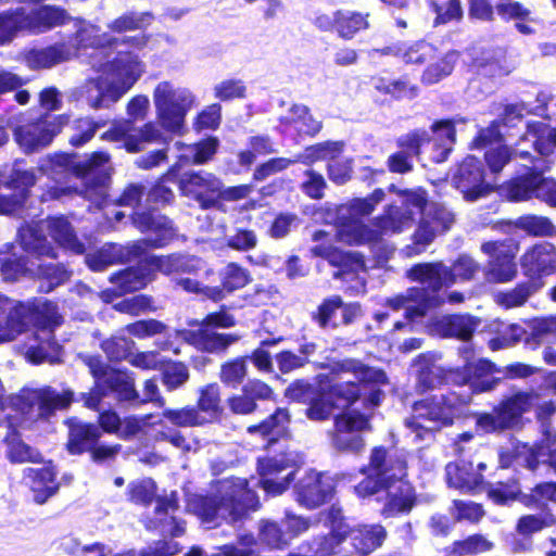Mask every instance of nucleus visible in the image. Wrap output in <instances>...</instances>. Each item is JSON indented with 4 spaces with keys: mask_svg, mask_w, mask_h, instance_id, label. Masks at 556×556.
<instances>
[{
    "mask_svg": "<svg viewBox=\"0 0 556 556\" xmlns=\"http://www.w3.org/2000/svg\"><path fill=\"white\" fill-rule=\"evenodd\" d=\"M498 369L492 361L480 358L477 363H467L459 367L439 368L426 363L416 372L415 390L418 394L432 392L441 387L473 388V392H489L501 382V378L491 377Z\"/></svg>",
    "mask_w": 556,
    "mask_h": 556,
    "instance_id": "obj_1",
    "label": "nucleus"
},
{
    "mask_svg": "<svg viewBox=\"0 0 556 556\" xmlns=\"http://www.w3.org/2000/svg\"><path fill=\"white\" fill-rule=\"evenodd\" d=\"M454 388H448L446 392L441 394L426 395L413 403L410 425L414 429H422L420 421L432 424L435 431L452 427L456 419L465 415L473 395L481 393L473 392V388H469L467 391L455 390Z\"/></svg>",
    "mask_w": 556,
    "mask_h": 556,
    "instance_id": "obj_2",
    "label": "nucleus"
},
{
    "mask_svg": "<svg viewBox=\"0 0 556 556\" xmlns=\"http://www.w3.org/2000/svg\"><path fill=\"white\" fill-rule=\"evenodd\" d=\"M412 225V214L388 206L382 215L374 219L371 227L361 219L337 215V237L348 245H374L382 241L384 233H399Z\"/></svg>",
    "mask_w": 556,
    "mask_h": 556,
    "instance_id": "obj_3",
    "label": "nucleus"
},
{
    "mask_svg": "<svg viewBox=\"0 0 556 556\" xmlns=\"http://www.w3.org/2000/svg\"><path fill=\"white\" fill-rule=\"evenodd\" d=\"M364 478L354 486L361 498L378 494L381 488L399 477L408 476L407 457L402 452H391L384 445L370 450L368 463L359 468Z\"/></svg>",
    "mask_w": 556,
    "mask_h": 556,
    "instance_id": "obj_4",
    "label": "nucleus"
},
{
    "mask_svg": "<svg viewBox=\"0 0 556 556\" xmlns=\"http://www.w3.org/2000/svg\"><path fill=\"white\" fill-rule=\"evenodd\" d=\"M237 325V319L226 305H220L215 312L206 314L197 329L182 332L186 343L195 350L214 355H226L229 348L240 340L233 332H217L216 329H228Z\"/></svg>",
    "mask_w": 556,
    "mask_h": 556,
    "instance_id": "obj_5",
    "label": "nucleus"
},
{
    "mask_svg": "<svg viewBox=\"0 0 556 556\" xmlns=\"http://www.w3.org/2000/svg\"><path fill=\"white\" fill-rule=\"evenodd\" d=\"M541 394L530 389L517 390L504 395L490 413L479 414L476 426L485 433L503 432L519 427L522 416L532 410Z\"/></svg>",
    "mask_w": 556,
    "mask_h": 556,
    "instance_id": "obj_6",
    "label": "nucleus"
},
{
    "mask_svg": "<svg viewBox=\"0 0 556 556\" xmlns=\"http://www.w3.org/2000/svg\"><path fill=\"white\" fill-rule=\"evenodd\" d=\"M64 425L67 428L65 450L72 456L88 454L92 463L101 465L115 460L121 452L119 444L100 442V428L96 422L74 416L65 419Z\"/></svg>",
    "mask_w": 556,
    "mask_h": 556,
    "instance_id": "obj_7",
    "label": "nucleus"
},
{
    "mask_svg": "<svg viewBox=\"0 0 556 556\" xmlns=\"http://www.w3.org/2000/svg\"><path fill=\"white\" fill-rule=\"evenodd\" d=\"M480 266L472 257L466 254L459 255L451 267L442 262L418 263L406 273L410 281L427 285L435 294H440L443 288L451 287L457 280L469 281L475 278Z\"/></svg>",
    "mask_w": 556,
    "mask_h": 556,
    "instance_id": "obj_8",
    "label": "nucleus"
},
{
    "mask_svg": "<svg viewBox=\"0 0 556 556\" xmlns=\"http://www.w3.org/2000/svg\"><path fill=\"white\" fill-rule=\"evenodd\" d=\"M156 118L161 127L172 134H181L193 96L187 89H175L170 81H161L153 91Z\"/></svg>",
    "mask_w": 556,
    "mask_h": 556,
    "instance_id": "obj_9",
    "label": "nucleus"
},
{
    "mask_svg": "<svg viewBox=\"0 0 556 556\" xmlns=\"http://www.w3.org/2000/svg\"><path fill=\"white\" fill-rule=\"evenodd\" d=\"M79 359L88 368L105 396L112 393L119 401H139L135 380L127 369L110 366L100 355L79 354Z\"/></svg>",
    "mask_w": 556,
    "mask_h": 556,
    "instance_id": "obj_10",
    "label": "nucleus"
},
{
    "mask_svg": "<svg viewBox=\"0 0 556 556\" xmlns=\"http://www.w3.org/2000/svg\"><path fill=\"white\" fill-rule=\"evenodd\" d=\"M217 493L220 495L223 516L230 522L247 519L252 513L261 508V502L257 493L250 488L245 478L228 477L217 482Z\"/></svg>",
    "mask_w": 556,
    "mask_h": 556,
    "instance_id": "obj_11",
    "label": "nucleus"
},
{
    "mask_svg": "<svg viewBox=\"0 0 556 556\" xmlns=\"http://www.w3.org/2000/svg\"><path fill=\"white\" fill-rule=\"evenodd\" d=\"M66 123L65 115L50 116L46 113L15 126L13 138L25 154H31L48 147Z\"/></svg>",
    "mask_w": 556,
    "mask_h": 556,
    "instance_id": "obj_12",
    "label": "nucleus"
},
{
    "mask_svg": "<svg viewBox=\"0 0 556 556\" xmlns=\"http://www.w3.org/2000/svg\"><path fill=\"white\" fill-rule=\"evenodd\" d=\"M371 414L357 409H345L333 418L332 445L342 453H359L365 447L362 432L372 430Z\"/></svg>",
    "mask_w": 556,
    "mask_h": 556,
    "instance_id": "obj_13",
    "label": "nucleus"
},
{
    "mask_svg": "<svg viewBox=\"0 0 556 556\" xmlns=\"http://www.w3.org/2000/svg\"><path fill=\"white\" fill-rule=\"evenodd\" d=\"M370 20L369 11L337 9L331 14L317 12L312 24L321 33H331L343 41H351L371 28Z\"/></svg>",
    "mask_w": 556,
    "mask_h": 556,
    "instance_id": "obj_14",
    "label": "nucleus"
},
{
    "mask_svg": "<svg viewBox=\"0 0 556 556\" xmlns=\"http://www.w3.org/2000/svg\"><path fill=\"white\" fill-rule=\"evenodd\" d=\"M417 228L412 235V244L406 245L407 256L419 255L426 251L437 235L448 231L454 223V214L444 205L432 202L421 211Z\"/></svg>",
    "mask_w": 556,
    "mask_h": 556,
    "instance_id": "obj_15",
    "label": "nucleus"
},
{
    "mask_svg": "<svg viewBox=\"0 0 556 556\" xmlns=\"http://www.w3.org/2000/svg\"><path fill=\"white\" fill-rule=\"evenodd\" d=\"M503 339L507 345L523 343L530 350L556 341V314L534 316L510 324L506 327Z\"/></svg>",
    "mask_w": 556,
    "mask_h": 556,
    "instance_id": "obj_16",
    "label": "nucleus"
},
{
    "mask_svg": "<svg viewBox=\"0 0 556 556\" xmlns=\"http://www.w3.org/2000/svg\"><path fill=\"white\" fill-rule=\"evenodd\" d=\"M485 177L483 162L475 155H467L455 165L451 181L466 201L473 202L494 191L493 185Z\"/></svg>",
    "mask_w": 556,
    "mask_h": 556,
    "instance_id": "obj_17",
    "label": "nucleus"
},
{
    "mask_svg": "<svg viewBox=\"0 0 556 556\" xmlns=\"http://www.w3.org/2000/svg\"><path fill=\"white\" fill-rule=\"evenodd\" d=\"M258 486L270 496L283 494L295 479L294 462L286 454L256 458Z\"/></svg>",
    "mask_w": 556,
    "mask_h": 556,
    "instance_id": "obj_18",
    "label": "nucleus"
},
{
    "mask_svg": "<svg viewBox=\"0 0 556 556\" xmlns=\"http://www.w3.org/2000/svg\"><path fill=\"white\" fill-rule=\"evenodd\" d=\"M465 117L456 116L448 118H439L430 125V132L426 129L417 128L410 132L422 134L424 141L421 142V150L429 152V159L435 164L445 162L456 143V125L465 124Z\"/></svg>",
    "mask_w": 556,
    "mask_h": 556,
    "instance_id": "obj_19",
    "label": "nucleus"
},
{
    "mask_svg": "<svg viewBox=\"0 0 556 556\" xmlns=\"http://www.w3.org/2000/svg\"><path fill=\"white\" fill-rule=\"evenodd\" d=\"M381 491L384 496L379 514L383 519L408 516L420 504V495L409 475L391 480Z\"/></svg>",
    "mask_w": 556,
    "mask_h": 556,
    "instance_id": "obj_20",
    "label": "nucleus"
},
{
    "mask_svg": "<svg viewBox=\"0 0 556 556\" xmlns=\"http://www.w3.org/2000/svg\"><path fill=\"white\" fill-rule=\"evenodd\" d=\"M337 492L334 479L328 473L309 469L294 484L298 504L307 509H316L332 501Z\"/></svg>",
    "mask_w": 556,
    "mask_h": 556,
    "instance_id": "obj_21",
    "label": "nucleus"
},
{
    "mask_svg": "<svg viewBox=\"0 0 556 556\" xmlns=\"http://www.w3.org/2000/svg\"><path fill=\"white\" fill-rule=\"evenodd\" d=\"M361 315L358 302H344L340 294L324 298L314 311L309 313L311 320L323 330L350 326Z\"/></svg>",
    "mask_w": 556,
    "mask_h": 556,
    "instance_id": "obj_22",
    "label": "nucleus"
},
{
    "mask_svg": "<svg viewBox=\"0 0 556 556\" xmlns=\"http://www.w3.org/2000/svg\"><path fill=\"white\" fill-rule=\"evenodd\" d=\"M462 448L458 450L459 458L445 466V480L450 488L471 495L481 494L485 490L483 471L486 464L479 462L476 465L462 457Z\"/></svg>",
    "mask_w": 556,
    "mask_h": 556,
    "instance_id": "obj_23",
    "label": "nucleus"
},
{
    "mask_svg": "<svg viewBox=\"0 0 556 556\" xmlns=\"http://www.w3.org/2000/svg\"><path fill=\"white\" fill-rule=\"evenodd\" d=\"M523 276L544 287V278L556 273V245L548 241L534 243L527 248L520 257Z\"/></svg>",
    "mask_w": 556,
    "mask_h": 556,
    "instance_id": "obj_24",
    "label": "nucleus"
},
{
    "mask_svg": "<svg viewBox=\"0 0 556 556\" xmlns=\"http://www.w3.org/2000/svg\"><path fill=\"white\" fill-rule=\"evenodd\" d=\"M14 163L10 174L5 176V188L13 191L7 197H0V207L2 212L9 213V217L20 216L26 208V204L31 195V188L37 182V176L33 169H21Z\"/></svg>",
    "mask_w": 556,
    "mask_h": 556,
    "instance_id": "obj_25",
    "label": "nucleus"
},
{
    "mask_svg": "<svg viewBox=\"0 0 556 556\" xmlns=\"http://www.w3.org/2000/svg\"><path fill=\"white\" fill-rule=\"evenodd\" d=\"M42 464V467H28L23 470V479L30 492L31 502L39 506L56 496L61 489L56 465L52 459L43 460Z\"/></svg>",
    "mask_w": 556,
    "mask_h": 556,
    "instance_id": "obj_26",
    "label": "nucleus"
},
{
    "mask_svg": "<svg viewBox=\"0 0 556 556\" xmlns=\"http://www.w3.org/2000/svg\"><path fill=\"white\" fill-rule=\"evenodd\" d=\"M138 269L142 270L148 283L156 278L159 273L170 276L173 274H194L199 269V258L181 253L167 255H147L139 261Z\"/></svg>",
    "mask_w": 556,
    "mask_h": 556,
    "instance_id": "obj_27",
    "label": "nucleus"
},
{
    "mask_svg": "<svg viewBox=\"0 0 556 556\" xmlns=\"http://www.w3.org/2000/svg\"><path fill=\"white\" fill-rule=\"evenodd\" d=\"M16 313L20 315L21 331L31 326L35 333H54L64 323L58 305L50 300L21 305Z\"/></svg>",
    "mask_w": 556,
    "mask_h": 556,
    "instance_id": "obj_28",
    "label": "nucleus"
},
{
    "mask_svg": "<svg viewBox=\"0 0 556 556\" xmlns=\"http://www.w3.org/2000/svg\"><path fill=\"white\" fill-rule=\"evenodd\" d=\"M218 185L220 179L212 173L204 172L186 173L178 180L181 195L197 201L203 210L217 206Z\"/></svg>",
    "mask_w": 556,
    "mask_h": 556,
    "instance_id": "obj_29",
    "label": "nucleus"
},
{
    "mask_svg": "<svg viewBox=\"0 0 556 556\" xmlns=\"http://www.w3.org/2000/svg\"><path fill=\"white\" fill-rule=\"evenodd\" d=\"M131 225L141 233H153V240L169 245L177 238V227L173 219L156 207L135 208L129 215Z\"/></svg>",
    "mask_w": 556,
    "mask_h": 556,
    "instance_id": "obj_30",
    "label": "nucleus"
},
{
    "mask_svg": "<svg viewBox=\"0 0 556 556\" xmlns=\"http://www.w3.org/2000/svg\"><path fill=\"white\" fill-rule=\"evenodd\" d=\"M110 159L108 152L93 151L86 160L72 166V175L83 182L81 193L97 192L109 185L111 174L105 166Z\"/></svg>",
    "mask_w": 556,
    "mask_h": 556,
    "instance_id": "obj_31",
    "label": "nucleus"
},
{
    "mask_svg": "<svg viewBox=\"0 0 556 556\" xmlns=\"http://www.w3.org/2000/svg\"><path fill=\"white\" fill-rule=\"evenodd\" d=\"M407 302H413L405 311V317L415 320L425 317L430 309L437 308L444 303V299L440 294L433 293L430 287H410L406 290V294H397L387 300V305L394 311L403 308Z\"/></svg>",
    "mask_w": 556,
    "mask_h": 556,
    "instance_id": "obj_32",
    "label": "nucleus"
},
{
    "mask_svg": "<svg viewBox=\"0 0 556 556\" xmlns=\"http://www.w3.org/2000/svg\"><path fill=\"white\" fill-rule=\"evenodd\" d=\"M519 155L528 159L529 164L523 165L522 173L516 174L502 185V194L510 202H523L535 199L539 161L542 157H535L527 151L520 152Z\"/></svg>",
    "mask_w": 556,
    "mask_h": 556,
    "instance_id": "obj_33",
    "label": "nucleus"
},
{
    "mask_svg": "<svg viewBox=\"0 0 556 556\" xmlns=\"http://www.w3.org/2000/svg\"><path fill=\"white\" fill-rule=\"evenodd\" d=\"M313 254L337 268L334 279H344L366 269L365 257L361 252L344 251L333 245H317L313 249Z\"/></svg>",
    "mask_w": 556,
    "mask_h": 556,
    "instance_id": "obj_34",
    "label": "nucleus"
},
{
    "mask_svg": "<svg viewBox=\"0 0 556 556\" xmlns=\"http://www.w3.org/2000/svg\"><path fill=\"white\" fill-rule=\"evenodd\" d=\"M387 530L380 523L352 527L346 538L349 547H342L345 556H368L387 539Z\"/></svg>",
    "mask_w": 556,
    "mask_h": 556,
    "instance_id": "obj_35",
    "label": "nucleus"
},
{
    "mask_svg": "<svg viewBox=\"0 0 556 556\" xmlns=\"http://www.w3.org/2000/svg\"><path fill=\"white\" fill-rule=\"evenodd\" d=\"M274 389L263 380L254 379L244 384L240 394L227 399L229 410L233 415H251L258 408L257 401L275 400Z\"/></svg>",
    "mask_w": 556,
    "mask_h": 556,
    "instance_id": "obj_36",
    "label": "nucleus"
},
{
    "mask_svg": "<svg viewBox=\"0 0 556 556\" xmlns=\"http://www.w3.org/2000/svg\"><path fill=\"white\" fill-rule=\"evenodd\" d=\"M218 285H211L206 289L207 299L219 302L232 294L233 292L243 289L252 281L251 273L248 268L243 267L237 262H229L223 268L217 270Z\"/></svg>",
    "mask_w": 556,
    "mask_h": 556,
    "instance_id": "obj_37",
    "label": "nucleus"
},
{
    "mask_svg": "<svg viewBox=\"0 0 556 556\" xmlns=\"http://www.w3.org/2000/svg\"><path fill=\"white\" fill-rule=\"evenodd\" d=\"M139 64L137 56L130 54H127L126 59L118 54L111 62L112 68L119 79L118 83H110L103 88L110 106L116 103L136 84L140 77Z\"/></svg>",
    "mask_w": 556,
    "mask_h": 556,
    "instance_id": "obj_38",
    "label": "nucleus"
},
{
    "mask_svg": "<svg viewBox=\"0 0 556 556\" xmlns=\"http://www.w3.org/2000/svg\"><path fill=\"white\" fill-rule=\"evenodd\" d=\"M422 134L407 132L396 140L399 151L393 152L387 160V167L393 174H407L414 168L413 157L419 159L422 150Z\"/></svg>",
    "mask_w": 556,
    "mask_h": 556,
    "instance_id": "obj_39",
    "label": "nucleus"
},
{
    "mask_svg": "<svg viewBox=\"0 0 556 556\" xmlns=\"http://www.w3.org/2000/svg\"><path fill=\"white\" fill-rule=\"evenodd\" d=\"M16 240L23 251L37 258H58V252L43 233L39 223H24L16 232Z\"/></svg>",
    "mask_w": 556,
    "mask_h": 556,
    "instance_id": "obj_40",
    "label": "nucleus"
},
{
    "mask_svg": "<svg viewBox=\"0 0 556 556\" xmlns=\"http://www.w3.org/2000/svg\"><path fill=\"white\" fill-rule=\"evenodd\" d=\"M0 274L5 282L30 278L33 267L28 254L17 252L13 242L3 244L0 249Z\"/></svg>",
    "mask_w": 556,
    "mask_h": 556,
    "instance_id": "obj_41",
    "label": "nucleus"
},
{
    "mask_svg": "<svg viewBox=\"0 0 556 556\" xmlns=\"http://www.w3.org/2000/svg\"><path fill=\"white\" fill-rule=\"evenodd\" d=\"M43 223L46 224L48 235L59 247L78 255L85 253L86 247L78 239L74 227L66 216H47Z\"/></svg>",
    "mask_w": 556,
    "mask_h": 556,
    "instance_id": "obj_42",
    "label": "nucleus"
},
{
    "mask_svg": "<svg viewBox=\"0 0 556 556\" xmlns=\"http://www.w3.org/2000/svg\"><path fill=\"white\" fill-rule=\"evenodd\" d=\"M504 244L498 241L482 243L481 250L493 257L490 264L488 278L492 282L505 283L514 280L517 276V266L514 257L509 254H500Z\"/></svg>",
    "mask_w": 556,
    "mask_h": 556,
    "instance_id": "obj_43",
    "label": "nucleus"
},
{
    "mask_svg": "<svg viewBox=\"0 0 556 556\" xmlns=\"http://www.w3.org/2000/svg\"><path fill=\"white\" fill-rule=\"evenodd\" d=\"M35 339L37 344L29 346L25 353L28 363L55 365L63 362V346L58 342L55 333H35Z\"/></svg>",
    "mask_w": 556,
    "mask_h": 556,
    "instance_id": "obj_44",
    "label": "nucleus"
},
{
    "mask_svg": "<svg viewBox=\"0 0 556 556\" xmlns=\"http://www.w3.org/2000/svg\"><path fill=\"white\" fill-rule=\"evenodd\" d=\"M7 445L5 457L11 464H42V453L23 441L21 432L12 425L3 439Z\"/></svg>",
    "mask_w": 556,
    "mask_h": 556,
    "instance_id": "obj_45",
    "label": "nucleus"
},
{
    "mask_svg": "<svg viewBox=\"0 0 556 556\" xmlns=\"http://www.w3.org/2000/svg\"><path fill=\"white\" fill-rule=\"evenodd\" d=\"M73 54L72 46L67 42H56L40 49H31L25 55L29 68L38 71L50 68L66 62Z\"/></svg>",
    "mask_w": 556,
    "mask_h": 556,
    "instance_id": "obj_46",
    "label": "nucleus"
},
{
    "mask_svg": "<svg viewBox=\"0 0 556 556\" xmlns=\"http://www.w3.org/2000/svg\"><path fill=\"white\" fill-rule=\"evenodd\" d=\"M478 324L479 319L470 314H448L437 323V329L442 338L469 341Z\"/></svg>",
    "mask_w": 556,
    "mask_h": 556,
    "instance_id": "obj_47",
    "label": "nucleus"
},
{
    "mask_svg": "<svg viewBox=\"0 0 556 556\" xmlns=\"http://www.w3.org/2000/svg\"><path fill=\"white\" fill-rule=\"evenodd\" d=\"M193 407L198 409V415L205 420V425L219 421L224 414V407L218 383L211 382L201 387L198 391L197 403Z\"/></svg>",
    "mask_w": 556,
    "mask_h": 556,
    "instance_id": "obj_48",
    "label": "nucleus"
},
{
    "mask_svg": "<svg viewBox=\"0 0 556 556\" xmlns=\"http://www.w3.org/2000/svg\"><path fill=\"white\" fill-rule=\"evenodd\" d=\"M556 527V515L549 507H544L540 513L526 514L518 518L515 530L522 539L529 541L528 546H522L526 551L531 547V539L534 534L543 530Z\"/></svg>",
    "mask_w": 556,
    "mask_h": 556,
    "instance_id": "obj_49",
    "label": "nucleus"
},
{
    "mask_svg": "<svg viewBox=\"0 0 556 556\" xmlns=\"http://www.w3.org/2000/svg\"><path fill=\"white\" fill-rule=\"evenodd\" d=\"M279 123L286 128H293L299 136L315 137L323 128V123L316 121L309 108L304 104H292L289 115L279 117Z\"/></svg>",
    "mask_w": 556,
    "mask_h": 556,
    "instance_id": "obj_50",
    "label": "nucleus"
},
{
    "mask_svg": "<svg viewBox=\"0 0 556 556\" xmlns=\"http://www.w3.org/2000/svg\"><path fill=\"white\" fill-rule=\"evenodd\" d=\"M541 289L536 282L528 278L527 280L519 281L510 289L494 293L493 300L504 309L521 307Z\"/></svg>",
    "mask_w": 556,
    "mask_h": 556,
    "instance_id": "obj_51",
    "label": "nucleus"
},
{
    "mask_svg": "<svg viewBox=\"0 0 556 556\" xmlns=\"http://www.w3.org/2000/svg\"><path fill=\"white\" fill-rule=\"evenodd\" d=\"M475 74L486 78L503 77L510 73L505 54L500 51H482L470 63Z\"/></svg>",
    "mask_w": 556,
    "mask_h": 556,
    "instance_id": "obj_52",
    "label": "nucleus"
},
{
    "mask_svg": "<svg viewBox=\"0 0 556 556\" xmlns=\"http://www.w3.org/2000/svg\"><path fill=\"white\" fill-rule=\"evenodd\" d=\"M371 81L377 92L383 96H390L397 101L402 99L413 100L418 97L420 91L416 84L409 81L407 75L393 80L376 75L371 77Z\"/></svg>",
    "mask_w": 556,
    "mask_h": 556,
    "instance_id": "obj_53",
    "label": "nucleus"
},
{
    "mask_svg": "<svg viewBox=\"0 0 556 556\" xmlns=\"http://www.w3.org/2000/svg\"><path fill=\"white\" fill-rule=\"evenodd\" d=\"M179 180V166L172 165L167 168L165 173H163L151 186L149 190H147L148 201L150 203L167 206L174 203L175 193L170 188V184L178 185Z\"/></svg>",
    "mask_w": 556,
    "mask_h": 556,
    "instance_id": "obj_54",
    "label": "nucleus"
},
{
    "mask_svg": "<svg viewBox=\"0 0 556 556\" xmlns=\"http://www.w3.org/2000/svg\"><path fill=\"white\" fill-rule=\"evenodd\" d=\"M486 496L496 505H506L519 500L521 502V488L516 476H509L495 482L485 481Z\"/></svg>",
    "mask_w": 556,
    "mask_h": 556,
    "instance_id": "obj_55",
    "label": "nucleus"
},
{
    "mask_svg": "<svg viewBox=\"0 0 556 556\" xmlns=\"http://www.w3.org/2000/svg\"><path fill=\"white\" fill-rule=\"evenodd\" d=\"M70 20L71 17L65 9L51 4H45L33 10L29 17L31 26L38 31H47L56 26H62Z\"/></svg>",
    "mask_w": 556,
    "mask_h": 556,
    "instance_id": "obj_56",
    "label": "nucleus"
},
{
    "mask_svg": "<svg viewBox=\"0 0 556 556\" xmlns=\"http://www.w3.org/2000/svg\"><path fill=\"white\" fill-rule=\"evenodd\" d=\"M187 508L197 516L202 522H214L220 510H223L220 495L193 494L187 502Z\"/></svg>",
    "mask_w": 556,
    "mask_h": 556,
    "instance_id": "obj_57",
    "label": "nucleus"
},
{
    "mask_svg": "<svg viewBox=\"0 0 556 556\" xmlns=\"http://www.w3.org/2000/svg\"><path fill=\"white\" fill-rule=\"evenodd\" d=\"M334 409L352 408L362 396L361 384L356 381H342L330 383L325 388Z\"/></svg>",
    "mask_w": 556,
    "mask_h": 556,
    "instance_id": "obj_58",
    "label": "nucleus"
},
{
    "mask_svg": "<svg viewBox=\"0 0 556 556\" xmlns=\"http://www.w3.org/2000/svg\"><path fill=\"white\" fill-rule=\"evenodd\" d=\"M315 342H305L300 345L299 353L291 350H282L275 355L278 370L281 374H289L296 369L305 367L309 363V357L316 352Z\"/></svg>",
    "mask_w": 556,
    "mask_h": 556,
    "instance_id": "obj_59",
    "label": "nucleus"
},
{
    "mask_svg": "<svg viewBox=\"0 0 556 556\" xmlns=\"http://www.w3.org/2000/svg\"><path fill=\"white\" fill-rule=\"evenodd\" d=\"M494 543L481 533H473L456 540L444 548V556H471L490 552Z\"/></svg>",
    "mask_w": 556,
    "mask_h": 556,
    "instance_id": "obj_60",
    "label": "nucleus"
},
{
    "mask_svg": "<svg viewBox=\"0 0 556 556\" xmlns=\"http://www.w3.org/2000/svg\"><path fill=\"white\" fill-rule=\"evenodd\" d=\"M291 416L286 407H277L271 414L257 424L248 426L247 432L251 435H260L267 439L274 434H280L290 422Z\"/></svg>",
    "mask_w": 556,
    "mask_h": 556,
    "instance_id": "obj_61",
    "label": "nucleus"
},
{
    "mask_svg": "<svg viewBox=\"0 0 556 556\" xmlns=\"http://www.w3.org/2000/svg\"><path fill=\"white\" fill-rule=\"evenodd\" d=\"M73 402L74 392L72 390H63L61 393H58L51 387L41 388L38 416L47 419L56 410L68 408Z\"/></svg>",
    "mask_w": 556,
    "mask_h": 556,
    "instance_id": "obj_62",
    "label": "nucleus"
},
{
    "mask_svg": "<svg viewBox=\"0 0 556 556\" xmlns=\"http://www.w3.org/2000/svg\"><path fill=\"white\" fill-rule=\"evenodd\" d=\"M343 151L342 141H323L304 148L303 152L294 157L295 163L312 165L318 161L334 160Z\"/></svg>",
    "mask_w": 556,
    "mask_h": 556,
    "instance_id": "obj_63",
    "label": "nucleus"
},
{
    "mask_svg": "<svg viewBox=\"0 0 556 556\" xmlns=\"http://www.w3.org/2000/svg\"><path fill=\"white\" fill-rule=\"evenodd\" d=\"M323 514L325 516L324 525L329 530V533L326 535L330 536L334 544L342 546L346 542L349 532L352 529L344 516L342 507L332 504Z\"/></svg>",
    "mask_w": 556,
    "mask_h": 556,
    "instance_id": "obj_64",
    "label": "nucleus"
}]
</instances>
